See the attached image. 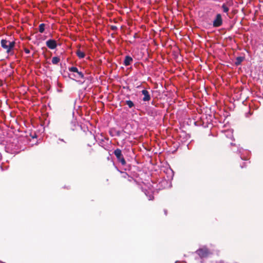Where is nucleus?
Returning a JSON list of instances; mask_svg holds the SVG:
<instances>
[{
  "label": "nucleus",
  "instance_id": "nucleus-1",
  "mask_svg": "<svg viewBox=\"0 0 263 263\" xmlns=\"http://www.w3.org/2000/svg\"><path fill=\"white\" fill-rule=\"evenodd\" d=\"M1 44L2 48L6 50L7 54L9 55L13 54L14 53L12 51V50L15 45V42H11L6 39H2L1 41Z\"/></svg>",
  "mask_w": 263,
  "mask_h": 263
},
{
  "label": "nucleus",
  "instance_id": "nucleus-2",
  "mask_svg": "<svg viewBox=\"0 0 263 263\" xmlns=\"http://www.w3.org/2000/svg\"><path fill=\"white\" fill-rule=\"evenodd\" d=\"M222 24L223 20L221 14L220 13L217 14L213 21V26L215 28L219 27L222 26Z\"/></svg>",
  "mask_w": 263,
  "mask_h": 263
},
{
  "label": "nucleus",
  "instance_id": "nucleus-3",
  "mask_svg": "<svg viewBox=\"0 0 263 263\" xmlns=\"http://www.w3.org/2000/svg\"><path fill=\"white\" fill-rule=\"evenodd\" d=\"M114 154L117 157L118 160L121 163L122 165H125L126 164V161L124 158L121 149L119 148L115 149L114 152Z\"/></svg>",
  "mask_w": 263,
  "mask_h": 263
},
{
  "label": "nucleus",
  "instance_id": "nucleus-4",
  "mask_svg": "<svg viewBox=\"0 0 263 263\" xmlns=\"http://www.w3.org/2000/svg\"><path fill=\"white\" fill-rule=\"evenodd\" d=\"M196 253L197 254L200 258H202L208 257L210 254V251L207 248L203 247L198 249L196 251Z\"/></svg>",
  "mask_w": 263,
  "mask_h": 263
},
{
  "label": "nucleus",
  "instance_id": "nucleus-5",
  "mask_svg": "<svg viewBox=\"0 0 263 263\" xmlns=\"http://www.w3.org/2000/svg\"><path fill=\"white\" fill-rule=\"evenodd\" d=\"M68 70L69 71L76 72L78 74V77H77L75 74H74V77H77L78 78H84V76L83 73L81 71H79L78 69L76 67H71L68 68Z\"/></svg>",
  "mask_w": 263,
  "mask_h": 263
},
{
  "label": "nucleus",
  "instance_id": "nucleus-6",
  "mask_svg": "<svg viewBox=\"0 0 263 263\" xmlns=\"http://www.w3.org/2000/svg\"><path fill=\"white\" fill-rule=\"evenodd\" d=\"M46 46L50 49H54L57 47V43L55 40L50 39L46 41Z\"/></svg>",
  "mask_w": 263,
  "mask_h": 263
},
{
  "label": "nucleus",
  "instance_id": "nucleus-7",
  "mask_svg": "<svg viewBox=\"0 0 263 263\" xmlns=\"http://www.w3.org/2000/svg\"><path fill=\"white\" fill-rule=\"evenodd\" d=\"M141 92L144 95V97L143 98V101H148L151 100V96L147 90L144 89Z\"/></svg>",
  "mask_w": 263,
  "mask_h": 263
},
{
  "label": "nucleus",
  "instance_id": "nucleus-8",
  "mask_svg": "<svg viewBox=\"0 0 263 263\" xmlns=\"http://www.w3.org/2000/svg\"><path fill=\"white\" fill-rule=\"evenodd\" d=\"M133 61V58L131 57L126 55L123 64L125 66H127L131 64Z\"/></svg>",
  "mask_w": 263,
  "mask_h": 263
},
{
  "label": "nucleus",
  "instance_id": "nucleus-9",
  "mask_svg": "<svg viewBox=\"0 0 263 263\" xmlns=\"http://www.w3.org/2000/svg\"><path fill=\"white\" fill-rule=\"evenodd\" d=\"M244 60L243 57H238L236 58L235 64L237 66L239 65Z\"/></svg>",
  "mask_w": 263,
  "mask_h": 263
},
{
  "label": "nucleus",
  "instance_id": "nucleus-10",
  "mask_svg": "<svg viewBox=\"0 0 263 263\" xmlns=\"http://www.w3.org/2000/svg\"><path fill=\"white\" fill-rule=\"evenodd\" d=\"M72 125H73L74 127H71L72 130H80L82 129V127L78 124H77L76 122L71 123Z\"/></svg>",
  "mask_w": 263,
  "mask_h": 263
},
{
  "label": "nucleus",
  "instance_id": "nucleus-11",
  "mask_svg": "<svg viewBox=\"0 0 263 263\" xmlns=\"http://www.w3.org/2000/svg\"><path fill=\"white\" fill-rule=\"evenodd\" d=\"M230 6L228 4V3L226 4L224 3L221 6V8L222 9V11L224 13H228L229 11V6Z\"/></svg>",
  "mask_w": 263,
  "mask_h": 263
},
{
  "label": "nucleus",
  "instance_id": "nucleus-12",
  "mask_svg": "<svg viewBox=\"0 0 263 263\" xmlns=\"http://www.w3.org/2000/svg\"><path fill=\"white\" fill-rule=\"evenodd\" d=\"M76 54L80 59L84 58L85 56V53L80 50H77Z\"/></svg>",
  "mask_w": 263,
  "mask_h": 263
},
{
  "label": "nucleus",
  "instance_id": "nucleus-13",
  "mask_svg": "<svg viewBox=\"0 0 263 263\" xmlns=\"http://www.w3.org/2000/svg\"><path fill=\"white\" fill-rule=\"evenodd\" d=\"M60 61V59L58 57H54L52 59V63L54 65L58 64Z\"/></svg>",
  "mask_w": 263,
  "mask_h": 263
},
{
  "label": "nucleus",
  "instance_id": "nucleus-14",
  "mask_svg": "<svg viewBox=\"0 0 263 263\" xmlns=\"http://www.w3.org/2000/svg\"><path fill=\"white\" fill-rule=\"evenodd\" d=\"M45 24H41L39 25V32L40 33L44 32V31H45Z\"/></svg>",
  "mask_w": 263,
  "mask_h": 263
},
{
  "label": "nucleus",
  "instance_id": "nucleus-15",
  "mask_svg": "<svg viewBox=\"0 0 263 263\" xmlns=\"http://www.w3.org/2000/svg\"><path fill=\"white\" fill-rule=\"evenodd\" d=\"M126 104L128 105L129 108H132L134 106V103L130 100L126 101Z\"/></svg>",
  "mask_w": 263,
  "mask_h": 263
},
{
  "label": "nucleus",
  "instance_id": "nucleus-16",
  "mask_svg": "<svg viewBox=\"0 0 263 263\" xmlns=\"http://www.w3.org/2000/svg\"><path fill=\"white\" fill-rule=\"evenodd\" d=\"M30 136L32 137V138H35L37 137L36 133H30Z\"/></svg>",
  "mask_w": 263,
  "mask_h": 263
},
{
  "label": "nucleus",
  "instance_id": "nucleus-17",
  "mask_svg": "<svg viewBox=\"0 0 263 263\" xmlns=\"http://www.w3.org/2000/svg\"><path fill=\"white\" fill-rule=\"evenodd\" d=\"M24 51L26 53V54H29L30 53V50L29 49H27V48H25L24 49Z\"/></svg>",
  "mask_w": 263,
  "mask_h": 263
},
{
  "label": "nucleus",
  "instance_id": "nucleus-18",
  "mask_svg": "<svg viewBox=\"0 0 263 263\" xmlns=\"http://www.w3.org/2000/svg\"><path fill=\"white\" fill-rule=\"evenodd\" d=\"M111 29L112 30H117V27L116 26H112L111 27Z\"/></svg>",
  "mask_w": 263,
  "mask_h": 263
},
{
  "label": "nucleus",
  "instance_id": "nucleus-19",
  "mask_svg": "<svg viewBox=\"0 0 263 263\" xmlns=\"http://www.w3.org/2000/svg\"><path fill=\"white\" fill-rule=\"evenodd\" d=\"M115 133H112V132H111L110 134L111 135V136H114L115 135V134H114ZM118 135L119 134V133H116Z\"/></svg>",
  "mask_w": 263,
  "mask_h": 263
},
{
  "label": "nucleus",
  "instance_id": "nucleus-20",
  "mask_svg": "<svg viewBox=\"0 0 263 263\" xmlns=\"http://www.w3.org/2000/svg\"><path fill=\"white\" fill-rule=\"evenodd\" d=\"M164 212L165 215H167V210H164Z\"/></svg>",
  "mask_w": 263,
  "mask_h": 263
},
{
  "label": "nucleus",
  "instance_id": "nucleus-21",
  "mask_svg": "<svg viewBox=\"0 0 263 263\" xmlns=\"http://www.w3.org/2000/svg\"><path fill=\"white\" fill-rule=\"evenodd\" d=\"M153 199H154V196H152L151 197H150L149 200H153Z\"/></svg>",
  "mask_w": 263,
  "mask_h": 263
}]
</instances>
